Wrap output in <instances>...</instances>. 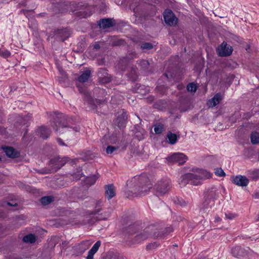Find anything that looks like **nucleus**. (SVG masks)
I'll return each mask as SVG.
<instances>
[{
    "instance_id": "obj_51",
    "label": "nucleus",
    "mask_w": 259,
    "mask_h": 259,
    "mask_svg": "<svg viewBox=\"0 0 259 259\" xmlns=\"http://www.w3.org/2000/svg\"><path fill=\"white\" fill-rule=\"evenodd\" d=\"M226 218L229 220H232L234 218H235L236 216V214L229 213H225Z\"/></svg>"
},
{
    "instance_id": "obj_10",
    "label": "nucleus",
    "mask_w": 259,
    "mask_h": 259,
    "mask_svg": "<svg viewBox=\"0 0 259 259\" xmlns=\"http://www.w3.org/2000/svg\"><path fill=\"white\" fill-rule=\"evenodd\" d=\"M53 33L55 39L64 41L70 36L71 31L67 28L57 29L54 30Z\"/></svg>"
},
{
    "instance_id": "obj_39",
    "label": "nucleus",
    "mask_w": 259,
    "mask_h": 259,
    "mask_svg": "<svg viewBox=\"0 0 259 259\" xmlns=\"http://www.w3.org/2000/svg\"><path fill=\"white\" fill-rule=\"evenodd\" d=\"M98 177L96 175H93L90 177H88L87 179V183L90 185H94Z\"/></svg>"
},
{
    "instance_id": "obj_6",
    "label": "nucleus",
    "mask_w": 259,
    "mask_h": 259,
    "mask_svg": "<svg viewBox=\"0 0 259 259\" xmlns=\"http://www.w3.org/2000/svg\"><path fill=\"white\" fill-rule=\"evenodd\" d=\"M130 8L134 13V16L135 17V21H136L137 17H143L145 16L147 13L146 5L144 3L135 2L130 5Z\"/></svg>"
},
{
    "instance_id": "obj_62",
    "label": "nucleus",
    "mask_w": 259,
    "mask_h": 259,
    "mask_svg": "<svg viewBox=\"0 0 259 259\" xmlns=\"http://www.w3.org/2000/svg\"><path fill=\"white\" fill-rule=\"evenodd\" d=\"M154 97L152 96H150L148 98V101H149V102H153L154 101Z\"/></svg>"
},
{
    "instance_id": "obj_49",
    "label": "nucleus",
    "mask_w": 259,
    "mask_h": 259,
    "mask_svg": "<svg viewBox=\"0 0 259 259\" xmlns=\"http://www.w3.org/2000/svg\"><path fill=\"white\" fill-rule=\"evenodd\" d=\"M7 204L10 206H14L16 207L18 206V202L17 200H12V202H7Z\"/></svg>"
},
{
    "instance_id": "obj_11",
    "label": "nucleus",
    "mask_w": 259,
    "mask_h": 259,
    "mask_svg": "<svg viewBox=\"0 0 259 259\" xmlns=\"http://www.w3.org/2000/svg\"><path fill=\"white\" fill-rule=\"evenodd\" d=\"M170 163H178L179 165L184 164L187 160V156L182 153H176L166 158Z\"/></svg>"
},
{
    "instance_id": "obj_31",
    "label": "nucleus",
    "mask_w": 259,
    "mask_h": 259,
    "mask_svg": "<svg viewBox=\"0 0 259 259\" xmlns=\"http://www.w3.org/2000/svg\"><path fill=\"white\" fill-rule=\"evenodd\" d=\"M92 15V12L89 7H85L84 10L78 12V15L81 18H87Z\"/></svg>"
},
{
    "instance_id": "obj_14",
    "label": "nucleus",
    "mask_w": 259,
    "mask_h": 259,
    "mask_svg": "<svg viewBox=\"0 0 259 259\" xmlns=\"http://www.w3.org/2000/svg\"><path fill=\"white\" fill-rule=\"evenodd\" d=\"M98 82L106 84L110 82L112 80V76L108 74L105 68H100L98 72Z\"/></svg>"
},
{
    "instance_id": "obj_5",
    "label": "nucleus",
    "mask_w": 259,
    "mask_h": 259,
    "mask_svg": "<svg viewBox=\"0 0 259 259\" xmlns=\"http://www.w3.org/2000/svg\"><path fill=\"white\" fill-rule=\"evenodd\" d=\"M52 127L56 131H58L59 127H68L67 118L66 115L62 113H59L53 117V120L51 123Z\"/></svg>"
},
{
    "instance_id": "obj_50",
    "label": "nucleus",
    "mask_w": 259,
    "mask_h": 259,
    "mask_svg": "<svg viewBox=\"0 0 259 259\" xmlns=\"http://www.w3.org/2000/svg\"><path fill=\"white\" fill-rule=\"evenodd\" d=\"M125 44V41L122 39H119L113 42L114 46H121Z\"/></svg>"
},
{
    "instance_id": "obj_48",
    "label": "nucleus",
    "mask_w": 259,
    "mask_h": 259,
    "mask_svg": "<svg viewBox=\"0 0 259 259\" xmlns=\"http://www.w3.org/2000/svg\"><path fill=\"white\" fill-rule=\"evenodd\" d=\"M109 255L110 257V259H123L122 256L114 253H110Z\"/></svg>"
},
{
    "instance_id": "obj_29",
    "label": "nucleus",
    "mask_w": 259,
    "mask_h": 259,
    "mask_svg": "<svg viewBox=\"0 0 259 259\" xmlns=\"http://www.w3.org/2000/svg\"><path fill=\"white\" fill-rule=\"evenodd\" d=\"M134 90L136 93L141 94H146L149 92V89L146 88L145 85L140 84H136Z\"/></svg>"
},
{
    "instance_id": "obj_60",
    "label": "nucleus",
    "mask_w": 259,
    "mask_h": 259,
    "mask_svg": "<svg viewBox=\"0 0 259 259\" xmlns=\"http://www.w3.org/2000/svg\"><path fill=\"white\" fill-rule=\"evenodd\" d=\"M57 141H58V142L61 145H65V143L63 142V141L62 140V139H61L60 138H58L57 139Z\"/></svg>"
},
{
    "instance_id": "obj_52",
    "label": "nucleus",
    "mask_w": 259,
    "mask_h": 259,
    "mask_svg": "<svg viewBox=\"0 0 259 259\" xmlns=\"http://www.w3.org/2000/svg\"><path fill=\"white\" fill-rule=\"evenodd\" d=\"M58 69H59V71L60 74L62 76V78L63 79H65L66 78H67V74H66V72L63 70L62 68L59 67V68H58Z\"/></svg>"
},
{
    "instance_id": "obj_63",
    "label": "nucleus",
    "mask_w": 259,
    "mask_h": 259,
    "mask_svg": "<svg viewBox=\"0 0 259 259\" xmlns=\"http://www.w3.org/2000/svg\"><path fill=\"white\" fill-rule=\"evenodd\" d=\"M72 129H73V130H74L75 132H79L80 128H79V127H73Z\"/></svg>"
},
{
    "instance_id": "obj_18",
    "label": "nucleus",
    "mask_w": 259,
    "mask_h": 259,
    "mask_svg": "<svg viewBox=\"0 0 259 259\" xmlns=\"http://www.w3.org/2000/svg\"><path fill=\"white\" fill-rule=\"evenodd\" d=\"M98 25L100 28L105 29L113 27L115 23L111 18H103L98 21Z\"/></svg>"
},
{
    "instance_id": "obj_34",
    "label": "nucleus",
    "mask_w": 259,
    "mask_h": 259,
    "mask_svg": "<svg viewBox=\"0 0 259 259\" xmlns=\"http://www.w3.org/2000/svg\"><path fill=\"white\" fill-rule=\"evenodd\" d=\"M153 127L156 134H160L164 131V125L160 122L156 123L153 125Z\"/></svg>"
},
{
    "instance_id": "obj_33",
    "label": "nucleus",
    "mask_w": 259,
    "mask_h": 259,
    "mask_svg": "<svg viewBox=\"0 0 259 259\" xmlns=\"http://www.w3.org/2000/svg\"><path fill=\"white\" fill-rule=\"evenodd\" d=\"M128 77L132 81H136L138 77L137 69L132 67L131 69L130 72L128 74Z\"/></svg>"
},
{
    "instance_id": "obj_64",
    "label": "nucleus",
    "mask_w": 259,
    "mask_h": 259,
    "mask_svg": "<svg viewBox=\"0 0 259 259\" xmlns=\"http://www.w3.org/2000/svg\"><path fill=\"white\" fill-rule=\"evenodd\" d=\"M221 221V219L219 217H216L215 218V222H219Z\"/></svg>"
},
{
    "instance_id": "obj_45",
    "label": "nucleus",
    "mask_w": 259,
    "mask_h": 259,
    "mask_svg": "<svg viewBox=\"0 0 259 259\" xmlns=\"http://www.w3.org/2000/svg\"><path fill=\"white\" fill-rule=\"evenodd\" d=\"M165 230L166 231V232L164 233H160L161 234H162V236H159L158 238H162L165 237V236L167 235L169 233L173 231V229L171 227H169L165 228Z\"/></svg>"
},
{
    "instance_id": "obj_59",
    "label": "nucleus",
    "mask_w": 259,
    "mask_h": 259,
    "mask_svg": "<svg viewBox=\"0 0 259 259\" xmlns=\"http://www.w3.org/2000/svg\"><path fill=\"white\" fill-rule=\"evenodd\" d=\"M100 46L99 44H96L94 46V49L98 50L100 49Z\"/></svg>"
},
{
    "instance_id": "obj_41",
    "label": "nucleus",
    "mask_w": 259,
    "mask_h": 259,
    "mask_svg": "<svg viewBox=\"0 0 259 259\" xmlns=\"http://www.w3.org/2000/svg\"><path fill=\"white\" fill-rule=\"evenodd\" d=\"M118 149V147L113 146H108L106 148V152L107 154H112L114 151L117 150Z\"/></svg>"
},
{
    "instance_id": "obj_37",
    "label": "nucleus",
    "mask_w": 259,
    "mask_h": 259,
    "mask_svg": "<svg viewBox=\"0 0 259 259\" xmlns=\"http://www.w3.org/2000/svg\"><path fill=\"white\" fill-rule=\"evenodd\" d=\"M139 64L141 67L145 71H148V67L149 66V63L147 60H142L140 61Z\"/></svg>"
},
{
    "instance_id": "obj_36",
    "label": "nucleus",
    "mask_w": 259,
    "mask_h": 259,
    "mask_svg": "<svg viewBox=\"0 0 259 259\" xmlns=\"http://www.w3.org/2000/svg\"><path fill=\"white\" fill-rule=\"evenodd\" d=\"M174 202L177 204L181 206H185L188 203V201H186L183 198L180 197H176L174 198Z\"/></svg>"
},
{
    "instance_id": "obj_2",
    "label": "nucleus",
    "mask_w": 259,
    "mask_h": 259,
    "mask_svg": "<svg viewBox=\"0 0 259 259\" xmlns=\"http://www.w3.org/2000/svg\"><path fill=\"white\" fill-rule=\"evenodd\" d=\"M210 174L202 169L192 168L191 172L185 174L180 177L179 184L181 187H184L190 183L192 185L198 186L201 184V181L209 178Z\"/></svg>"
},
{
    "instance_id": "obj_46",
    "label": "nucleus",
    "mask_w": 259,
    "mask_h": 259,
    "mask_svg": "<svg viewBox=\"0 0 259 259\" xmlns=\"http://www.w3.org/2000/svg\"><path fill=\"white\" fill-rule=\"evenodd\" d=\"M251 178L253 180L259 179V171H254L250 174Z\"/></svg>"
},
{
    "instance_id": "obj_17",
    "label": "nucleus",
    "mask_w": 259,
    "mask_h": 259,
    "mask_svg": "<svg viewBox=\"0 0 259 259\" xmlns=\"http://www.w3.org/2000/svg\"><path fill=\"white\" fill-rule=\"evenodd\" d=\"M232 47L224 41L221 45V50L219 54L221 57H227L230 56L232 54Z\"/></svg>"
},
{
    "instance_id": "obj_25",
    "label": "nucleus",
    "mask_w": 259,
    "mask_h": 259,
    "mask_svg": "<svg viewBox=\"0 0 259 259\" xmlns=\"http://www.w3.org/2000/svg\"><path fill=\"white\" fill-rule=\"evenodd\" d=\"M105 195L110 199L115 195V187L113 184L106 185L105 187Z\"/></svg>"
},
{
    "instance_id": "obj_54",
    "label": "nucleus",
    "mask_w": 259,
    "mask_h": 259,
    "mask_svg": "<svg viewBox=\"0 0 259 259\" xmlns=\"http://www.w3.org/2000/svg\"><path fill=\"white\" fill-rule=\"evenodd\" d=\"M156 226V227L158 228V230H156L155 232H157V234L158 233H164L166 232V231L165 230V228L164 229H160L159 228V227H158L157 226L155 225Z\"/></svg>"
},
{
    "instance_id": "obj_55",
    "label": "nucleus",
    "mask_w": 259,
    "mask_h": 259,
    "mask_svg": "<svg viewBox=\"0 0 259 259\" xmlns=\"http://www.w3.org/2000/svg\"><path fill=\"white\" fill-rule=\"evenodd\" d=\"M234 78H235V75L233 74L230 75L228 77V79L229 80V85H230L232 83V81L234 79Z\"/></svg>"
},
{
    "instance_id": "obj_19",
    "label": "nucleus",
    "mask_w": 259,
    "mask_h": 259,
    "mask_svg": "<svg viewBox=\"0 0 259 259\" xmlns=\"http://www.w3.org/2000/svg\"><path fill=\"white\" fill-rule=\"evenodd\" d=\"M4 151L6 155L11 158H15L20 157V153L12 147L6 146L3 148Z\"/></svg>"
},
{
    "instance_id": "obj_35",
    "label": "nucleus",
    "mask_w": 259,
    "mask_h": 259,
    "mask_svg": "<svg viewBox=\"0 0 259 259\" xmlns=\"http://www.w3.org/2000/svg\"><path fill=\"white\" fill-rule=\"evenodd\" d=\"M251 142L253 144H256L259 143V133L256 132H253L250 135Z\"/></svg>"
},
{
    "instance_id": "obj_13",
    "label": "nucleus",
    "mask_w": 259,
    "mask_h": 259,
    "mask_svg": "<svg viewBox=\"0 0 259 259\" xmlns=\"http://www.w3.org/2000/svg\"><path fill=\"white\" fill-rule=\"evenodd\" d=\"M163 18L165 23L170 26L176 25L178 22V18L176 17L172 11L169 9H167L165 11Z\"/></svg>"
},
{
    "instance_id": "obj_40",
    "label": "nucleus",
    "mask_w": 259,
    "mask_h": 259,
    "mask_svg": "<svg viewBox=\"0 0 259 259\" xmlns=\"http://www.w3.org/2000/svg\"><path fill=\"white\" fill-rule=\"evenodd\" d=\"M0 56L4 58H7L11 56V53L7 50L0 49Z\"/></svg>"
},
{
    "instance_id": "obj_16",
    "label": "nucleus",
    "mask_w": 259,
    "mask_h": 259,
    "mask_svg": "<svg viewBox=\"0 0 259 259\" xmlns=\"http://www.w3.org/2000/svg\"><path fill=\"white\" fill-rule=\"evenodd\" d=\"M232 182L236 185L245 187L249 183V180L244 176L238 175L232 178Z\"/></svg>"
},
{
    "instance_id": "obj_22",
    "label": "nucleus",
    "mask_w": 259,
    "mask_h": 259,
    "mask_svg": "<svg viewBox=\"0 0 259 259\" xmlns=\"http://www.w3.org/2000/svg\"><path fill=\"white\" fill-rule=\"evenodd\" d=\"M89 245L90 243L89 241H83L80 244L76 245L74 247V249L77 254H81L88 249Z\"/></svg>"
},
{
    "instance_id": "obj_43",
    "label": "nucleus",
    "mask_w": 259,
    "mask_h": 259,
    "mask_svg": "<svg viewBox=\"0 0 259 259\" xmlns=\"http://www.w3.org/2000/svg\"><path fill=\"white\" fill-rule=\"evenodd\" d=\"M214 173L215 175L219 177H224L226 174L222 168H217L215 169Z\"/></svg>"
},
{
    "instance_id": "obj_53",
    "label": "nucleus",
    "mask_w": 259,
    "mask_h": 259,
    "mask_svg": "<svg viewBox=\"0 0 259 259\" xmlns=\"http://www.w3.org/2000/svg\"><path fill=\"white\" fill-rule=\"evenodd\" d=\"M95 254V253L92 251L91 250H90L88 252V255L86 257L87 259H93L94 258V255Z\"/></svg>"
},
{
    "instance_id": "obj_56",
    "label": "nucleus",
    "mask_w": 259,
    "mask_h": 259,
    "mask_svg": "<svg viewBox=\"0 0 259 259\" xmlns=\"http://www.w3.org/2000/svg\"><path fill=\"white\" fill-rule=\"evenodd\" d=\"M102 201L100 200L97 201L96 204L95 209H96V208H100V207L102 205Z\"/></svg>"
},
{
    "instance_id": "obj_38",
    "label": "nucleus",
    "mask_w": 259,
    "mask_h": 259,
    "mask_svg": "<svg viewBox=\"0 0 259 259\" xmlns=\"http://www.w3.org/2000/svg\"><path fill=\"white\" fill-rule=\"evenodd\" d=\"M187 89L188 91L191 92H195L197 89V87L193 82L189 83L187 86Z\"/></svg>"
},
{
    "instance_id": "obj_26",
    "label": "nucleus",
    "mask_w": 259,
    "mask_h": 259,
    "mask_svg": "<svg viewBox=\"0 0 259 259\" xmlns=\"http://www.w3.org/2000/svg\"><path fill=\"white\" fill-rule=\"evenodd\" d=\"M91 72L89 69H87L82 72L80 75L78 77L77 80L81 83H84L88 81L91 77Z\"/></svg>"
},
{
    "instance_id": "obj_3",
    "label": "nucleus",
    "mask_w": 259,
    "mask_h": 259,
    "mask_svg": "<svg viewBox=\"0 0 259 259\" xmlns=\"http://www.w3.org/2000/svg\"><path fill=\"white\" fill-rule=\"evenodd\" d=\"M157 230L158 228L155 225H150L142 230H139L137 235L132 239V244L140 243L150 237L155 239L162 236V234H157L155 232Z\"/></svg>"
},
{
    "instance_id": "obj_32",
    "label": "nucleus",
    "mask_w": 259,
    "mask_h": 259,
    "mask_svg": "<svg viewBox=\"0 0 259 259\" xmlns=\"http://www.w3.org/2000/svg\"><path fill=\"white\" fill-rule=\"evenodd\" d=\"M54 197L52 196H44L40 199V202L44 205H47L53 202Z\"/></svg>"
},
{
    "instance_id": "obj_4",
    "label": "nucleus",
    "mask_w": 259,
    "mask_h": 259,
    "mask_svg": "<svg viewBox=\"0 0 259 259\" xmlns=\"http://www.w3.org/2000/svg\"><path fill=\"white\" fill-rule=\"evenodd\" d=\"M101 208H96L91 213L93 215L92 219H88L87 221L90 224H94L96 221L105 220L109 218L111 213V209H108L107 210L101 212Z\"/></svg>"
},
{
    "instance_id": "obj_8",
    "label": "nucleus",
    "mask_w": 259,
    "mask_h": 259,
    "mask_svg": "<svg viewBox=\"0 0 259 259\" xmlns=\"http://www.w3.org/2000/svg\"><path fill=\"white\" fill-rule=\"evenodd\" d=\"M84 100L90 110H95L98 105L104 104L106 102L105 99L94 100L88 93L84 94Z\"/></svg>"
},
{
    "instance_id": "obj_1",
    "label": "nucleus",
    "mask_w": 259,
    "mask_h": 259,
    "mask_svg": "<svg viewBox=\"0 0 259 259\" xmlns=\"http://www.w3.org/2000/svg\"><path fill=\"white\" fill-rule=\"evenodd\" d=\"M127 186L128 195L134 196L144 195L152 186L148 177L145 174L132 178L131 181H127Z\"/></svg>"
},
{
    "instance_id": "obj_61",
    "label": "nucleus",
    "mask_w": 259,
    "mask_h": 259,
    "mask_svg": "<svg viewBox=\"0 0 259 259\" xmlns=\"http://www.w3.org/2000/svg\"><path fill=\"white\" fill-rule=\"evenodd\" d=\"M81 177V175L80 174H78L77 175H75V177L74 178L75 180H79Z\"/></svg>"
},
{
    "instance_id": "obj_12",
    "label": "nucleus",
    "mask_w": 259,
    "mask_h": 259,
    "mask_svg": "<svg viewBox=\"0 0 259 259\" xmlns=\"http://www.w3.org/2000/svg\"><path fill=\"white\" fill-rule=\"evenodd\" d=\"M170 181L169 179H162L155 186L157 191L161 194H165L170 189Z\"/></svg>"
},
{
    "instance_id": "obj_47",
    "label": "nucleus",
    "mask_w": 259,
    "mask_h": 259,
    "mask_svg": "<svg viewBox=\"0 0 259 259\" xmlns=\"http://www.w3.org/2000/svg\"><path fill=\"white\" fill-rule=\"evenodd\" d=\"M94 92L95 94L100 93V94H102L103 96H105L106 94L105 90H104L103 89H100L99 88H95L94 90Z\"/></svg>"
},
{
    "instance_id": "obj_44",
    "label": "nucleus",
    "mask_w": 259,
    "mask_h": 259,
    "mask_svg": "<svg viewBox=\"0 0 259 259\" xmlns=\"http://www.w3.org/2000/svg\"><path fill=\"white\" fill-rule=\"evenodd\" d=\"M153 48V45L150 42H145L141 45L142 50H150Z\"/></svg>"
},
{
    "instance_id": "obj_15",
    "label": "nucleus",
    "mask_w": 259,
    "mask_h": 259,
    "mask_svg": "<svg viewBox=\"0 0 259 259\" xmlns=\"http://www.w3.org/2000/svg\"><path fill=\"white\" fill-rule=\"evenodd\" d=\"M248 250L240 246L234 247L231 249V254L236 257H244L247 255Z\"/></svg>"
},
{
    "instance_id": "obj_57",
    "label": "nucleus",
    "mask_w": 259,
    "mask_h": 259,
    "mask_svg": "<svg viewBox=\"0 0 259 259\" xmlns=\"http://www.w3.org/2000/svg\"><path fill=\"white\" fill-rule=\"evenodd\" d=\"M142 150H143V149H142L141 150H139V151L134 150V154H135L136 155H141L142 153Z\"/></svg>"
},
{
    "instance_id": "obj_28",
    "label": "nucleus",
    "mask_w": 259,
    "mask_h": 259,
    "mask_svg": "<svg viewBox=\"0 0 259 259\" xmlns=\"http://www.w3.org/2000/svg\"><path fill=\"white\" fill-rule=\"evenodd\" d=\"M222 100V97L221 94L220 93H217L209 101L210 104L212 107H214L219 104Z\"/></svg>"
},
{
    "instance_id": "obj_27",
    "label": "nucleus",
    "mask_w": 259,
    "mask_h": 259,
    "mask_svg": "<svg viewBox=\"0 0 259 259\" xmlns=\"http://www.w3.org/2000/svg\"><path fill=\"white\" fill-rule=\"evenodd\" d=\"M166 137L168 140V143L171 145H174L176 143L178 139L180 138V136L169 131L167 132Z\"/></svg>"
},
{
    "instance_id": "obj_30",
    "label": "nucleus",
    "mask_w": 259,
    "mask_h": 259,
    "mask_svg": "<svg viewBox=\"0 0 259 259\" xmlns=\"http://www.w3.org/2000/svg\"><path fill=\"white\" fill-rule=\"evenodd\" d=\"M22 240L25 243H33L36 241V238L34 234H29L24 236Z\"/></svg>"
},
{
    "instance_id": "obj_9",
    "label": "nucleus",
    "mask_w": 259,
    "mask_h": 259,
    "mask_svg": "<svg viewBox=\"0 0 259 259\" xmlns=\"http://www.w3.org/2000/svg\"><path fill=\"white\" fill-rule=\"evenodd\" d=\"M69 158L64 157L61 158L60 156L55 157L50 160V164L53 172L57 171L60 169L68 161Z\"/></svg>"
},
{
    "instance_id": "obj_20",
    "label": "nucleus",
    "mask_w": 259,
    "mask_h": 259,
    "mask_svg": "<svg viewBox=\"0 0 259 259\" xmlns=\"http://www.w3.org/2000/svg\"><path fill=\"white\" fill-rule=\"evenodd\" d=\"M219 190L216 188L212 187L205 192V198L214 202V199L219 197Z\"/></svg>"
},
{
    "instance_id": "obj_21",
    "label": "nucleus",
    "mask_w": 259,
    "mask_h": 259,
    "mask_svg": "<svg viewBox=\"0 0 259 259\" xmlns=\"http://www.w3.org/2000/svg\"><path fill=\"white\" fill-rule=\"evenodd\" d=\"M51 131L45 126H41L37 128L36 134L43 139H47L51 135Z\"/></svg>"
},
{
    "instance_id": "obj_58",
    "label": "nucleus",
    "mask_w": 259,
    "mask_h": 259,
    "mask_svg": "<svg viewBox=\"0 0 259 259\" xmlns=\"http://www.w3.org/2000/svg\"><path fill=\"white\" fill-rule=\"evenodd\" d=\"M155 245V243H151V244H149L147 246V248L148 249H151L152 248H154V246Z\"/></svg>"
},
{
    "instance_id": "obj_42",
    "label": "nucleus",
    "mask_w": 259,
    "mask_h": 259,
    "mask_svg": "<svg viewBox=\"0 0 259 259\" xmlns=\"http://www.w3.org/2000/svg\"><path fill=\"white\" fill-rule=\"evenodd\" d=\"M101 244V242L100 241H97L90 250L95 253H96V252L99 249V248Z\"/></svg>"
},
{
    "instance_id": "obj_24",
    "label": "nucleus",
    "mask_w": 259,
    "mask_h": 259,
    "mask_svg": "<svg viewBox=\"0 0 259 259\" xmlns=\"http://www.w3.org/2000/svg\"><path fill=\"white\" fill-rule=\"evenodd\" d=\"M140 227L137 223L128 225L125 228L124 232L125 234L132 235L134 234H137L139 231Z\"/></svg>"
},
{
    "instance_id": "obj_7",
    "label": "nucleus",
    "mask_w": 259,
    "mask_h": 259,
    "mask_svg": "<svg viewBox=\"0 0 259 259\" xmlns=\"http://www.w3.org/2000/svg\"><path fill=\"white\" fill-rule=\"evenodd\" d=\"M127 119L126 112L124 109H122L118 112L117 117L114 119L113 126L114 128L117 127L119 129H122L125 126Z\"/></svg>"
},
{
    "instance_id": "obj_23",
    "label": "nucleus",
    "mask_w": 259,
    "mask_h": 259,
    "mask_svg": "<svg viewBox=\"0 0 259 259\" xmlns=\"http://www.w3.org/2000/svg\"><path fill=\"white\" fill-rule=\"evenodd\" d=\"M214 202H213V201H211L205 198V200L202 203L200 208V212L202 213H208L210 210L211 209L212 206L214 205Z\"/></svg>"
}]
</instances>
